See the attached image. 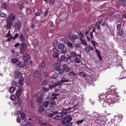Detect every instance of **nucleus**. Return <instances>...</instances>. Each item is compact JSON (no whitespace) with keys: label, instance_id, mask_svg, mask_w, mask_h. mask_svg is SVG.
Here are the masks:
<instances>
[{"label":"nucleus","instance_id":"nucleus-62","mask_svg":"<svg viewBox=\"0 0 126 126\" xmlns=\"http://www.w3.org/2000/svg\"><path fill=\"white\" fill-rule=\"evenodd\" d=\"M95 51L97 53V55H100V53L99 51L96 48H95Z\"/></svg>","mask_w":126,"mask_h":126},{"label":"nucleus","instance_id":"nucleus-10","mask_svg":"<svg viewBox=\"0 0 126 126\" xmlns=\"http://www.w3.org/2000/svg\"><path fill=\"white\" fill-rule=\"evenodd\" d=\"M63 69L66 71H70L71 70V69L70 68H68V67L67 66V65L66 64H64L63 65Z\"/></svg>","mask_w":126,"mask_h":126},{"label":"nucleus","instance_id":"nucleus-53","mask_svg":"<svg viewBox=\"0 0 126 126\" xmlns=\"http://www.w3.org/2000/svg\"><path fill=\"white\" fill-rule=\"evenodd\" d=\"M59 73L60 74H63L64 73L63 70L62 69H61L58 71Z\"/></svg>","mask_w":126,"mask_h":126},{"label":"nucleus","instance_id":"nucleus-1","mask_svg":"<svg viewBox=\"0 0 126 126\" xmlns=\"http://www.w3.org/2000/svg\"><path fill=\"white\" fill-rule=\"evenodd\" d=\"M16 19V16L13 13H10L9 15L6 20L7 25L6 27L7 29H9L11 27L13 23V21Z\"/></svg>","mask_w":126,"mask_h":126},{"label":"nucleus","instance_id":"nucleus-57","mask_svg":"<svg viewBox=\"0 0 126 126\" xmlns=\"http://www.w3.org/2000/svg\"><path fill=\"white\" fill-rule=\"evenodd\" d=\"M42 11H40L39 12H38L36 13L35 14V16H39L42 13Z\"/></svg>","mask_w":126,"mask_h":126},{"label":"nucleus","instance_id":"nucleus-56","mask_svg":"<svg viewBox=\"0 0 126 126\" xmlns=\"http://www.w3.org/2000/svg\"><path fill=\"white\" fill-rule=\"evenodd\" d=\"M34 74L35 76L36 77H37L38 76V72L37 71H35L34 72Z\"/></svg>","mask_w":126,"mask_h":126},{"label":"nucleus","instance_id":"nucleus-46","mask_svg":"<svg viewBox=\"0 0 126 126\" xmlns=\"http://www.w3.org/2000/svg\"><path fill=\"white\" fill-rule=\"evenodd\" d=\"M122 60L121 59H120L119 60H117V63H119V64H118V65H120V66H121V64H122Z\"/></svg>","mask_w":126,"mask_h":126},{"label":"nucleus","instance_id":"nucleus-37","mask_svg":"<svg viewBox=\"0 0 126 126\" xmlns=\"http://www.w3.org/2000/svg\"><path fill=\"white\" fill-rule=\"evenodd\" d=\"M19 83L20 85H22L23 84V79H20L19 81Z\"/></svg>","mask_w":126,"mask_h":126},{"label":"nucleus","instance_id":"nucleus-48","mask_svg":"<svg viewBox=\"0 0 126 126\" xmlns=\"http://www.w3.org/2000/svg\"><path fill=\"white\" fill-rule=\"evenodd\" d=\"M19 34H18L17 33H16L14 35V36H13V40H15V39L18 36Z\"/></svg>","mask_w":126,"mask_h":126},{"label":"nucleus","instance_id":"nucleus-19","mask_svg":"<svg viewBox=\"0 0 126 126\" xmlns=\"http://www.w3.org/2000/svg\"><path fill=\"white\" fill-rule=\"evenodd\" d=\"M43 100V99L41 96L38 97L36 99V102L38 103H41Z\"/></svg>","mask_w":126,"mask_h":126},{"label":"nucleus","instance_id":"nucleus-8","mask_svg":"<svg viewBox=\"0 0 126 126\" xmlns=\"http://www.w3.org/2000/svg\"><path fill=\"white\" fill-rule=\"evenodd\" d=\"M17 62L18 63H16V64L19 67H23L26 65V64L24 63L19 61Z\"/></svg>","mask_w":126,"mask_h":126},{"label":"nucleus","instance_id":"nucleus-28","mask_svg":"<svg viewBox=\"0 0 126 126\" xmlns=\"http://www.w3.org/2000/svg\"><path fill=\"white\" fill-rule=\"evenodd\" d=\"M21 91V90H18L16 91V95L17 97H19V96Z\"/></svg>","mask_w":126,"mask_h":126},{"label":"nucleus","instance_id":"nucleus-58","mask_svg":"<svg viewBox=\"0 0 126 126\" xmlns=\"http://www.w3.org/2000/svg\"><path fill=\"white\" fill-rule=\"evenodd\" d=\"M121 24H118L117 26V30H119L121 28Z\"/></svg>","mask_w":126,"mask_h":126},{"label":"nucleus","instance_id":"nucleus-54","mask_svg":"<svg viewBox=\"0 0 126 126\" xmlns=\"http://www.w3.org/2000/svg\"><path fill=\"white\" fill-rule=\"evenodd\" d=\"M116 117L118 118V119L120 120L123 117V116L121 114H119L116 116Z\"/></svg>","mask_w":126,"mask_h":126},{"label":"nucleus","instance_id":"nucleus-24","mask_svg":"<svg viewBox=\"0 0 126 126\" xmlns=\"http://www.w3.org/2000/svg\"><path fill=\"white\" fill-rule=\"evenodd\" d=\"M18 59L16 58H13L12 59L11 62L13 63H18Z\"/></svg>","mask_w":126,"mask_h":126},{"label":"nucleus","instance_id":"nucleus-55","mask_svg":"<svg viewBox=\"0 0 126 126\" xmlns=\"http://www.w3.org/2000/svg\"><path fill=\"white\" fill-rule=\"evenodd\" d=\"M12 37H13L12 36H11L7 39V41L8 42L11 41L12 39H13Z\"/></svg>","mask_w":126,"mask_h":126},{"label":"nucleus","instance_id":"nucleus-23","mask_svg":"<svg viewBox=\"0 0 126 126\" xmlns=\"http://www.w3.org/2000/svg\"><path fill=\"white\" fill-rule=\"evenodd\" d=\"M23 60L25 63L28 62L29 60V59L27 56H24L23 57Z\"/></svg>","mask_w":126,"mask_h":126},{"label":"nucleus","instance_id":"nucleus-3","mask_svg":"<svg viewBox=\"0 0 126 126\" xmlns=\"http://www.w3.org/2000/svg\"><path fill=\"white\" fill-rule=\"evenodd\" d=\"M58 46L59 49L62 50V52L63 54H65L66 53L67 50L66 49L64 50H63L65 47V46L63 44L60 43L58 45Z\"/></svg>","mask_w":126,"mask_h":126},{"label":"nucleus","instance_id":"nucleus-25","mask_svg":"<svg viewBox=\"0 0 126 126\" xmlns=\"http://www.w3.org/2000/svg\"><path fill=\"white\" fill-rule=\"evenodd\" d=\"M0 16L2 17L6 18L7 16V15L5 13L0 12Z\"/></svg>","mask_w":126,"mask_h":126},{"label":"nucleus","instance_id":"nucleus-9","mask_svg":"<svg viewBox=\"0 0 126 126\" xmlns=\"http://www.w3.org/2000/svg\"><path fill=\"white\" fill-rule=\"evenodd\" d=\"M68 76L71 77H76L77 76V75L74 71H71L69 73Z\"/></svg>","mask_w":126,"mask_h":126},{"label":"nucleus","instance_id":"nucleus-47","mask_svg":"<svg viewBox=\"0 0 126 126\" xmlns=\"http://www.w3.org/2000/svg\"><path fill=\"white\" fill-rule=\"evenodd\" d=\"M44 110V108L42 107H41L38 110V111L40 112H41L43 111Z\"/></svg>","mask_w":126,"mask_h":126},{"label":"nucleus","instance_id":"nucleus-27","mask_svg":"<svg viewBox=\"0 0 126 126\" xmlns=\"http://www.w3.org/2000/svg\"><path fill=\"white\" fill-rule=\"evenodd\" d=\"M15 90V88L14 87H11L9 89L10 92L11 93H14V91Z\"/></svg>","mask_w":126,"mask_h":126},{"label":"nucleus","instance_id":"nucleus-16","mask_svg":"<svg viewBox=\"0 0 126 126\" xmlns=\"http://www.w3.org/2000/svg\"><path fill=\"white\" fill-rule=\"evenodd\" d=\"M66 44L68 47L72 49L73 48V46L72 43L69 40L67 42Z\"/></svg>","mask_w":126,"mask_h":126},{"label":"nucleus","instance_id":"nucleus-21","mask_svg":"<svg viewBox=\"0 0 126 126\" xmlns=\"http://www.w3.org/2000/svg\"><path fill=\"white\" fill-rule=\"evenodd\" d=\"M53 51L54 53L52 55H59L58 54V51L56 48H54L53 50Z\"/></svg>","mask_w":126,"mask_h":126},{"label":"nucleus","instance_id":"nucleus-29","mask_svg":"<svg viewBox=\"0 0 126 126\" xmlns=\"http://www.w3.org/2000/svg\"><path fill=\"white\" fill-rule=\"evenodd\" d=\"M58 42L56 40H55L54 41L53 45L54 47H56L57 46Z\"/></svg>","mask_w":126,"mask_h":126},{"label":"nucleus","instance_id":"nucleus-61","mask_svg":"<svg viewBox=\"0 0 126 126\" xmlns=\"http://www.w3.org/2000/svg\"><path fill=\"white\" fill-rule=\"evenodd\" d=\"M79 106V105L78 104H77L76 105H74V106L73 107V109H77V107H78Z\"/></svg>","mask_w":126,"mask_h":126},{"label":"nucleus","instance_id":"nucleus-41","mask_svg":"<svg viewBox=\"0 0 126 126\" xmlns=\"http://www.w3.org/2000/svg\"><path fill=\"white\" fill-rule=\"evenodd\" d=\"M103 120H101V121L100 123V125H104L106 123V122H105V121H104L103 120Z\"/></svg>","mask_w":126,"mask_h":126},{"label":"nucleus","instance_id":"nucleus-63","mask_svg":"<svg viewBox=\"0 0 126 126\" xmlns=\"http://www.w3.org/2000/svg\"><path fill=\"white\" fill-rule=\"evenodd\" d=\"M61 69L60 66H58L56 67L55 69L56 71H58Z\"/></svg>","mask_w":126,"mask_h":126},{"label":"nucleus","instance_id":"nucleus-13","mask_svg":"<svg viewBox=\"0 0 126 126\" xmlns=\"http://www.w3.org/2000/svg\"><path fill=\"white\" fill-rule=\"evenodd\" d=\"M124 33V32L123 30L120 29L118 30V33L120 36L121 37L123 36Z\"/></svg>","mask_w":126,"mask_h":126},{"label":"nucleus","instance_id":"nucleus-2","mask_svg":"<svg viewBox=\"0 0 126 126\" xmlns=\"http://www.w3.org/2000/svg\"><path fill=\"white\" fill-rule=\"evenodd\" d=\"M27 45L24 43H22L20 46L19 49H20V52L23 54L27 49Z\"/></svg>","mask_w":126,"mask_h":126},{"label":"nucleus","instance_id":"nucleus-42","mask_svg":"<svg viewBox=\"0 0 126 126\" xmlns=\"http://www.w3.org/2000/svg\"><path fill=\"white\" fill-rule=\"evenodd\" d=\"M54 85H49V87L50 89H52L55 88L56 87V85H55L54 84Z\"/></svg>","mask_w":126,"mask_h":126},{"label":"nucleus","instance_id":"nucleus-7","mask_svg":"<svg viewBox=\"0 0 126 126\" xmlns=\"http://www.w3.org/2000/svg\"><path fill=\"white\" fill-rule=\"evenodd\" d=\"M85 49L86 52H89L91 50H93V48L91 46L87 45L85 46Z\"/></svg>","mask_w":126,"mask_h":126},{"label":"nucleus","instance_id":"nucleus-40","mask_svg":"<svg viewBox=\"0 0 126 126\" xmlns=\"http://www.w3.org/2000/svg\"><path fill=\"white\" fill-rule=\"evenodd\" d=\"M67 122H68L67 121L66 119H65V118H64V119L62 121V123L63 125L65 124Z\"/></svg>","mask_w":126,"mask_h":126},{"label":"nucleus","instance_id":"nucleus-14","mask_svg":"<svg viewBox=\"0 0 126 126\" xmlns=\"http://www.w3.org/2000/svg\"><path fill=\"white\" fill-rule=\"evenodd\" d=\"M80 40V43L81 44L84 45H86L87 44L86 41L85 40L83 39L81 37L79 38Z\"/></svg>","mask_w":126,"mask_h":126},{"label":"nucleus","instance_id":"nucleus-33","mask_svg":"<svg viewBox=\"0 0 126 126\" xmlns=\"http://www.w3.org/2000/svg\"><path fill=\"white\" fill-rule=\"evenodd\" d=\"M62 118L61 116H56L54 118L55 119L59 120L60 119Z\"/></svg>","mask_w":126,"mask_h":126},{"label":"nucleus","instance_id":"nucleus-43","mask_svg":"<svg viewBox=\"0 0 126 126\" xmlns=\"http://www.w3.org/2000/svg\"><path fill=\"white\" fill-rule=\"evenodd\" d=\"M19 39L20 40L22 41H24V39L22 35H20L19 37Z\"/></svg>","mask_w":126,"mask_h":126},{"label":"nucleus","instance_id":"nucleus-22","mask_svg":"<svg viewBox=\"0 0 126 126\" xmlns=\"http://www.w3.org/2000/svg\"><path fill=\"white\" fill-rule=\"evenodd\" d=\"M92 117L97 118L99 117V115L96 112H94L92 115Z\"/></svg>","mask_w":126,"mask_h":126},{"label":"nucleus","instance_id":"nucleus-32","mask_svg":"<svg viewBox=\"0 0 126 126\" xmlns=\"http://www.w3.org/2000/svg\"><path fill=\"white\" fill-rule=\"evenodd\" d=\"M62 40L63 41V42H64L65 43H67V42L69 41V40H68L65 37H64L62 38Z\"/></svg>","mask_w":126,"mask_h":126},{"label":"nucleus","instance_id":"nucleus-60","mask_svg":"<svg viewBox=\"0 0 126 126\" xmlns=\"http://www.w3.org/2000/svg\"><path fill=\"white\" fill-rule=\"evenodd\" d=\"M20 45V43L19 42V43H16L15 44V45H14V47H17L18 46H19Z\"/></svg>","mask_w":126,"mask_h":126},{"label":"nucleus","instance_id":"nucleus-5","mask_svg":"<svg viewBox=\"0 0 126 126\" xmlns=\"http://www.w3.org/2000/svg\"><path fill=\"white\" fill-rule=\"evenodd\" d=\"M69 39L72 41H74L75 39H77L78 38V35L76 34L73 35L72 34H70L68 36Z\"/></svg>","mask_w":126,"mask_h":126},{"label":"nucleus","instance_id":"nucleus-31","mask_svg":"<svg viewBox=\"0 0 126 126\" xmlns=\"http://www.w3.org/2000/svg\"><path fill=\"white\" fill-rule=\"evenodd\" d=\"M75 60V62L78 63H80L81 62V60L78 58H76Z\"/></svg>","mask_w":126,"mask_h":126},{"label":"nucleus","instance_id":"nucleus-64","mask_svg":"<svg viewBox=\"0 0 126 126\" xmlns=\"http://www.w3.org/2000/svg\"><path fill=\"white\" fill-rule=\"evenodd\" d=\"M122 3L124 5L126 4V0H123L122 1Z\"/></svg>","mask_w":126,"mask_h":126},{"label":"nucleus","instance_id":"nucleus-4","mask_svg":"<svg viewBox=\"0 0 126 126\" xmlns=\"http://www.w3.org/2000/svg\"><path fill=\"white\" fill-rule=\"evenodd\" d=\"M54 29V27L53 25V22L52 21H50L47 25V29L51 31H53Z\"/></svg>","mask_w":126,"mask_h":126},{"label":"nucleus","instance_id":"nucleus-39","mask_svg":"<svg viewBox=\"0 0 126 126\" xmlns=\"http://www.w3.org/2000/svg\"><path fill=\"white\" fill-rule=\"evenodd\" d=\"M53 105H51L49 107L48 110L50 111H52L54 110V107L53 106Z\"/></svg>","mask_w":126,"mask_h":126},{"label":"nucleus","instance_id":"nucleus-50","mask_svg":"<svg viewBox=\"0 0 126 126\" xmlns=\"http://www.w3.org/2000/svg\"><path fill=\"white\" fill-rule=\"evenodd\" d=\"M43 91L45 92H47L49 90V89L48 88L44 87L42 89Z\"/></svg>","mask_w":126,"mask_h":126},{"label":"nucleus","instance_id":"nucleus-17","mask_svg":"<svg viewBox=\"0 0 126 126\" xmlns=\"http://www.w3.org/2000/svg\"><path fill=\"white\" fill-rule=\"evenodd\" d=\"M15 77L17 78H22V76L21 74L19 73L15 72Z\"/></svg>","mask_w":126,"mask_h":126},{"label":"nucleus","instance_id":"nucleus-49","mask_svg":"<svg viewBox=\"0 0 126 126\" xmlns=\"http://www.w3.org/2000/svg\"><path fill=\"white\" fill-rule=\"evenodd\" d=\"M11 98L12 100H15L16 99V98L15 95H12L11 96Z\"/></svg>","mask_w":126,"mask_h":126},{"label":"nucleus","instance_id":"nucleus-30","mask_svg":"<svg viewBox=\"0 0 126 126\" xmlns=\"http://www.w3.org/2000/svg\"><path fill=\"white\" fill-rule=\"evenodd\" d=\"M80 45L79 43H76L75 45V47L76 48H79L80 47Z\"/></svg>","mask_w":126,"mask_h":126},{"label":"nucleus","instance_id":"nucleus-38","mask_svg":"<svg viewBox=\"0 0 126 126\" xmlns=\"http://www.w3.org/2000/svg\"><path fill=\"white\" fill-rule=\"evenodd\" d=\"M52 100L50 103V104L53 106L55 105L56 104V103L55 101L54 100Z\"/></svg>","mask_w":126,"mask_h":126},{"label":"nucleus","instance_id":"nucleus-11","mask_svg":"<svg viewBox=\"0 0 126 126\" xmlns=\"http://www.w3.org/2000/svg\"><path fill=\"white\" fill-rule=\"evenodd\" d=\"M67 112L65 109H63V111L61 112L59 114H61L62 116H63L67 114Z\"/></svg>","mask_w":126,"mask_h":126},{"label":"nucleus","instance_id":"nucleus-26","mask_svg":"<svg viewBox=\"0 0 126 126\" xmlns=\"http://www.w3.org/2000/svg\"><path fill=\"white\" fill-rule=\"evenodd\" d=\"M58 76V74L56 73L55 72L52 75V77H51L50 78H51L53 79H56V78Z\"/></svg>","mask_w":126,"mask_h":126},{"label":"nucleus","instance_id":"nucleus-36","mask_svg":"<svg viewBox=\"0 0 126 126\" xmlns=\"http://www.w3.org/2000/svg\"><path fill=\"white\" fill-rule=\"evenodd\" d=\"M91 42L92 43V44L93 45V47H95L96 45V42L95 41H94L92 40L91 41Z\"/></svg>","mask_w":126,"mask_h":126},{"label":"nucleus","instance_id":"nucleus-59","mask_svg":"<svg viewBox=\"0 0 126 126\" xmlns=\"http://www.w3.org/2000/svg\"><path fill=\"white\" fill-rule=\"evenodd\" d=\"M17 102L16 103V104H20L21 103V100L19 98H18L17 99Z\"/></svg>","mask_w":126,"mask_h":126},{"label":"nucleus","instance_id":"nucleus-12","mask_svg":"<svg viewBox=\"0 0 126 126\" xmlns=\"http://www.w3.org/2000/svg\"><path fill=\"white\" fill-rule=\"evenodd\" d=\"M49 103V102L48 100H47L45 101L42 104L43 106L46 108H47Z\"/></svg>","mask_w":126,"mask_h":126},{"label":"nucleus","instance_id":"nucleus-52","mask_svg":"<svg viewBox=\"0 0 126 126\" xmlns=\"http://www.w3.org/2000/svg\"><path fill=\"white\" fill-rule=\"evenodd\" d=\"M66 58L65 56H61L60 59L62 60H64Z\"/></svg>","mask_w":126,"mask_h":126},{"label":"nucleus","instance_id":"nucleus-20","mask_svg":"<svg viewBox=\"0 0 126 126\" xmlns=\"http://www.w3.org/2000/svg\"><path fill=\"white\" fill-rule=\"evenodd\" d=\"M21 25V22H18L15 25V28L16 29H18L20 28Z\"/></svg>","mask_w":126,"mask_h":126},{"label":"nucleus","instance_id":"nucleus-51","mask_svg":"<svg viewBox=\"0 0 126 126\" xmlns=\"http://www.w3.org/2000/svg\"><path fill=\"white\" fill-rule=\"evenodd\" d=\"M79 74L80 76H82L83 77L86 76V75L82 72H80L79 73Z\"/></svg>","mask_w":126,"mask_h":126},{"label":"nucleus","instance_id":"nucleus-35","mask_svg":"<svg viewBox=\"0 0 126 126\" xmlns=\"http://www.w3.org/2000/svg\"><path fill=\"white\" fill-rule=\"evenodd\" d=\"M48 82V81L47 80H45L41 82V85H44L47 83Z\"/></svg>","mask_w":126,"mask_h":126},{"label":"nucleus","instance_id":"nucleus-45","mask_svg":"<svg viewBox=\"0 0 126 126\" xmlns=\"http://www.w3.org/2000/svg\"><path fill=\"white\" fill-rule=\"evenodd\" d=\"M12 36V35L10 34V31L9 30L8 33L6 35L5 37H8Z\"/></svg>","mask_w":126,"mask_h":126},{"label":"nucleus","instance_id":"nucleus-34","mask_svg":"<svg viewBox=\"0 0 126 126\" xmlns=\"http://www.w3.org/2000/svg\"><path fill=\"white\" fill-rule=\"evenodd\" d=\"M84 121V120L82 119L79 120H78L76 121V124L79 125L82 123Z\"/></svg>","mask_w":126,"mask_h":126},{"label":"nucleus","instance_id":"nucleus-18","mask_svg":"<svg viewBox=\"0 0 126 126\" xmlns=\"http://www.w3.org/2000/svg\"><path fill=\"white\" fill-rule=\"evenodd\" d=\"M65 118L68 122L71 121L72 120V118L71 117L70 115H69Z\"/></svg>","mask_w":126,"mask_h":126},{"label":"nucleus","instance_id":"nucleus-15","mask_svg":"<svg viewBox=\"0 0 126 126\" xmlns=\"http://www.w3.org/2000/svg\"><path fill=\"white\" fill-rule=\"evenodd\" d=\"M69 81V79H65V78L63 77L61 78V79L60 81V82L61 83L67 82H68Z\"/></svg>","mask_w":126,"mask_h":126},{"label":"nucleus","instance_id":"nucleus-44","mask_svg":"<svg viewBox=\"0 0 126 126\" xmlns=\"http://www.w3.org/2000/svg\"><path fill=\"white\" fill-rule=\"evenodd\" d=\"M47 115L48 116L50 117H52L54 115V113H48L47 114Z\"/></svg>","mask_w":126,"mask_h":126},{"label":"nucleus","instance_id":"nucleus-6","mask_svg":"<svg viewBox=\"0 0 126 126\" xmlns=\"http://www.w3.org/2000/svg\"><path fill=\"white\" fill-rule=\"evenodd\" d=\"M99 119H98L95 120V121L96 123H97V124L100 125V123L101 121V119H104L106 120V117L104 116H101L99 117Z\"/></svg>","mask_w":126,"mask_h":126}]
</instances>
